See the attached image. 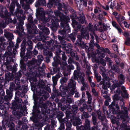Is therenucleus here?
Segmentation results:
<instances>
[{
  "instance_id": "18",
  "label": "nucleus",
  "mask_w": 130,
  "mask_h": 130,
  "mask_svg": "<svg viewBox=\"0 0 130 130\" xmlns=\"http://www.w3.org/2000/svg\"><path fill=\"white\" fill-rule=\"evenodd\" d=\"M124 22L125 26L127 28H128L129 27V25L126 22Z\"/></svg>"
},
{
  "instance_id": "28",
  "label": "nucleus",
  "mask_w": 130,
  "mask_h": 130,
  "mask_svg": "<svg viewBox=\"0 0 130 130\" xmlns=\"http://www.w3.org/2000/svg\"><path fill=\"white\" fill-rule=\"evenodd\" d=\"M71 18L72 19V20L73 22L74 21L75 19L73 17V16H71Z\"/></svg>"
},
{
  "instance_id": "33",
  "label": "nucleus",
  "mask_w": 130,
  "mask_h": 130,
  "mask_svg": "<svg viewBox=\"0 0 130 130\" xmlns=\"http://www.w3.org/2000/svg\"><path fill=\"white\" fill-rule=\"evenodd\" d=\"M98 11V10L97 9H95L94 10V12L95 13H97Z\"/></svg>"
},
{
  "instance_id": "30",
  "label": "nucleus",
  "mask_w": 130,
  "mask_h": 130,
  "mask_svg": "<svg viewBox=\"0 0 130 130\" xmlns=\"http://www.w3.org/2000/svg\"><path fill=\"white\" fill-rule=\"evenodd\" d=\"M96 46L98 48H99L100 47V46L98 44H96Z\"/></svg>"
},
{
  "instance_id": "26",
  "label": "nucleus",
  "mask_w": 130,
  "mask_h": 130,
  "mask_svg": "<svg viewBox=\"0 0 130 130\" xmlns=\"http://www.w3.org/2000/svg\"><path fill=\"white\" fill-rule=\"evenodd\" d=\"M90 84L91 86L92 87H94L95 86V84L93 82H91Z\"/></svg>"
},
{
  "instance_id": "9",
  "label": "nucleus",
  "mask_w": 130,
  "mask_h": 130,
  "mask_svg": "<svg viewBox=\"0 0 130 130\" xmlns=\"http://www.w3.org/2000/svg\"><path fill=\"white\" fill-rule=\"evenodd\" d=\"M106 61L108 62L109 66H111V63H112V61L110 60V59L108 57H106Z\"/></svg>"
},
{
  "instance_id": "1",
  "label": "nucleus",
  "mask_w": 130,
  "mask_h": 130,
  "mask_svg": "<svg viewBox=\"0 0 130 130\" xmlns=\"http://www.w3.org/2000/svg\"><path fill=\"white\" fill-rule=\"evenodd\" d=\"M78 75H77L78 81V82H81L83 86L81 88L82 90H83L85 89V87H86L87 85L85 84L84 81L83 77L84 74L83 73H82L79 71L77 72Z\"/></svg>"
},
{
  "instance_id": "49",
  "label": "nucleus",
  "mask_w": 130,
  "mask_h": 130,
  "mask_svg": "<svg viewBox=\"0 0 130 130\" xmlns=\"http://www.w3.org/2000/svg\"><path fill=\"white\" fill-rule=\"evenodd\" d=\"M91 79L90 78H89V82H91Z\"/></svg>"
},
{
  "instance_id": "2",
  "label": "nucleus",
  "mask_w": 130,
  "mask_h": 130,
  "mask_svg": "<svg viewBox=\"0 0 130 130\" xmlns=\"http://www.w3.org/2000/svg\"><path fill=\"white\" fill-rule=\"evenodd\" d=\"M116 19L121 26L123 23V22L125 20L124 18L121 15H119V17H116Z\"/></svg>"
},
{
  "instance_id": "11",
  "label": "nucleus",
  "mask_w": 130,
  "mask_h": 130,
  "mask_svg": "<svg viewBox=\"0 0 130 130\" xmlns=\"http://www.w3.org/2000/svg\"><path fill=\"white\" fill-rule=\"evenodd\" d=\"M95 60V61L97 62H99L100 61V60L101 63L102 64V65H103L105 66L106 65V63L105 61H104L103 60H98H98H96V59Z\"/></svg>"
},
{
  "instance_id": "51",
  "label": "nucleus",
  "mask_w": 130,
  "mask_h": 130,
  "mask_svg": "<svg viewBox=\"0 0 130 130\" xmlns=\"http://www.w3.org/2000/svg\"><path fill=\"white\" fill-rule=\"evenodd\" d=\"M104 36L105 37V35H104ZM105 39H106V38L105 37L104 38H103V39H104V40H105Z\"/></svg>"
},
{
  "instance_id": "7",
  "label": "nucleus",
  "mask_w": 130,
  "mask_h": 130,
  "mask_svg": "<svg viewBox=\"0 0 130 130\" xmlns=\"http://www.w3.org/2000/svg\"><path fill=\"white\" fill-rule=\"evenodd\" d=\"M70 83L69 84V86L71 87H74L75 85V82L72 79L70 80Z\"/></svg>"
},
{
  "instance_id": "54",
  "label": "nucleus",
  "mask_w": 130,
  "mask_h": 130,
  "mask_svg": "<svg viewBox=\"0 0 130 130\" xmlns=\"http://www.w3.org/2000/svg\"><path fill=\"white\" fill-rule=\"evenodd\" d=\"M104 14L105 15H106V13H104Z\"/></svg>"
},
{
  "instance_id": "44",
  "label": "nucleus",
  "mask_w": 130,
  "mask_h": 130,
  "mask_svg": "<svg viewBox=\"0 0 130 130\" xmlns=\"http://www.w3.org/2000/svg\"><path fill=\"white\" fill-rule=\"evenodd\" d=\"M89 5H91V4H92V3L91 2H90L89 3Z\"/></svg>"
},
{
  "instance_id": "36",
  "label": "nucleus",
  "mask_w": 130,
  "mask_h": 130,
  "mask_svg": "<svg viewBox=\"0 0 130 130\" xmlns=\"http://www.w3.org/2000/svg\"><path fill=\"white\" fill-rule=\"evenodd\" d=\"M32 0H29V1L28 2V3H31L32 2Z\"/></svg>"
},
{
  "instance_id": "52",
  "label": "nucleus",
  "mask_w": 130,
  "mask_h": 130,
  "mask_svg": "<svg viewBox=\"0 0 130 130\" xmlns=\"http://www.w3.org/2000/svg\"><path fill=\"white\" fill-rule=\"evenodd\" d=\"M70 59H69V62L71 63V62H70Z\"/></svg>"
},
{
  "instance_id": "48",
  "label": "nucleus",
  "mask_w": 130,
  "mask_h": 130,
  "mask_svg": "<svg viewBox=\"0 0 130 130\" xmlns=\"http://www.w3.org/2000/svg\"><path fill=\"white\" fill-rule=\"evenodd\" d=\"M121 65L122 66V67L124 65V64L122 63H121Z\"/></svg>"
},
{
  "instance_id": "19",
  "label": "nucleus",
  "mask_w": 130,
  "mask_h": 130,
  "mask_svg": "<svg viewBox=\"0 0 130 130\" xmlns=\"http://www.w3.org/2000/svg\"><path fill=\"white\" fill-rule=\"evenodd\" d=\"M113 49L114 50H117L118 49L117 46V45H113Z\"/></svg>"
},
{
  "instance_id": "61",
  "label": "nucleus",
  "mask_w": 130,
  "mask_h": 130,
  "mask_svg": "<svg viewBox=\"0 0 130 130\" xmlns=\"http://www.w3.org/2000/svg\"><path fill=\"white\" fill-rule=\"evenodd\" d=\"M47 62H48V61H47Z\"/></svg>"
},
{
  "instance_id": "4",
  "label": "nucleus",
  "mask_w": 130,
  "mask_h": 130,
  "mask_svg": "<svg viewBox=\"0 0 130 130\" xmlns=\"http://www.w3.org/2000/svg\"><path fill=\"white\" fill-rule=\"evenodd\" d=\"M124 77L122 75H120L119 76V80L120 84H122L124 82Z\"/></svg>"
},
{
  "instance_id": "8",
  "label": "nucleus",
  "mask_w": 130,
  "mask_h": 130,
  "mask_svg": "<svg viewBox=\"0 0 130 130\" xmlns=\"http://www.w3.org/2000/svg\"><path fill=\"white\" fill-rule=\"evenodd\" d=\"M121 89L125 93V97L127 98H128V95L126 93V91L125 90V87L124 86H122L121 87Z\"/></svg>"
},
{
  "instance_id": "23",
  "label": "nucleus",
  "mask_w": 130,
  "mask_h": 130,
  "mask_svg": "<svg viewBox=\"0 0 130 130\" xmlns=\"http://www.w3.org/2000/svg\"><path fill=\"white\" fill-rule=\"evenodd\" d=\"M82 19H83V20L82 21L81 20H80V22L81 23H83L84 22V20H85V18L84 17H82Z\"/></svg>"
},
{
  "instance_id": "22",
  "label": "nucleus",
  "mask_w": 130,
  "mask_h": 130,
  "mask_svg": "<svg viewBox=\"0 0 130 130\" xmlns=\"http://www.w3.org/2000/svg\"><path fill=\"white\" fill-rule=\"evenodd\" d=\"M95 76H96V78L98 80V81H99L101 80V77L100 76H97L96 75H95Z\"/></svg>"
},
{
  "instance_id": "24",
  "label": "nucleus",
  "mask_w": 130,
  "mask_h": 130,
  "mask_svg": "<svg viewBox=\"0 0 130 130\" xmlns=\"http://www.w3.org/2000/svg\"><path fill=\"white\" fill-rule=\"evenodd\" d=\"M38 59L39 58H40V59L41 60H42L43 59V58L42 57V55H39V56H38Z\"/></svg>"
},
{
  "instance_id": "43",
  "label": "nucleus",
  "mask_w": 130,
  "mask_h": 130,
  "mask_svg": "<svg viewBox=\"0 0 130 130\" xmlns=\"http://www.w3.org/2000/svg\"><path fill=\"white\" fill-rule=\"evenodd\" d=\"M126 130H130V128L129 127H127L126 129Z\"/></svg>"
},
{
  "instance_id": "31",
  "label": "nucleus",
  "mask_w": 130,
  "mask_h": 130,
  "mask_svg": "<svg viewBox=\"0 0 130 130\" xmlns=\"http://www.w3.org/2000/svg\"><path fill=\"white\" fill-rule=\"evenodd\" d=\"M77 73V71H74V76L76 77H77V76H76V73Z\"/></svg>"
},
{
  "instance_id": "63",
  "label": "nucleus",
  "mask_w": 130,
  "mask_h": 130,
  "mask_svg": "<svg viewBox=\"0 0 130 130\" xmlns=\"http://www.w3.org/2000/svg\"><path fill=\"white\" fill-rule=\"evenodd\" d=\"M75 96L76 97H77V96Z\"/></svg>"
},
{
  "instance_id": "37",
  "label": "nucleus",
  "mask_w": 130,
  "mask_h": 130,
  "mask_svg": "<svg viewBox=\"0 0 130 130\" xmlns=\"http://www.w3.org/2000/svg\"><path fill=\"white\" fill-rule=\"evenodd\" d=\"M116 39H113L112 40V42H116Z\"/></svg>"
},
{
  "instance_id": "34",
  "label": "nucleus",
  "mask_w": 130,
  "mask_h": 130,
  "mask_svg": "<svg viewBox=\"0 0 130 130\" xmlns=\"http://www.w3.org/2000/svg\"><path fill=\"white\" fill-rule=\"evenodd\" d=\"M68 125H69L70 126L71 125V124L70 123H67V125L68 126Z\"/></svg>"
},
{
  "instance_id": "25",
  "label": "nucleus",
  "mask_w": 130,
  "mask_h": 130,
  "mask_svg": "<svg viewBox=\"0 0 130 130\" xmlns=\"http://www.w3.org/2000/svg\"><path fill=\"white\" fill-rule=\"evenodd\" d=\"M92 92L95 95H96L97 93H96L95 90L94 89H92Z\"/></svg>"
},
{
  "instance_id": "29",
  "label": "nucleus",
  "mask_w": 130,
  "mask_h": 130,
  "mask_svg": "<svg viewBox=\"0 0 130 130\" xmlns=\"http://www.w3.org/2000/svg\"><path fill=\"white\" fill-rule=\"evenodd\" d=\"M83 4L85 6H87V2L86 1H84Z\"/></svg>"
},
{
  "instance_id": "46",
  "label": "nucleus",
  "mask_w": 130,
  "mask_h": 130,
  "mask_svg": "<svg viewBox=\"0 0 130 130\" xmlns=\"http://www.w3.org/2000/svg\"><path fill=\"white\" fill-rule=\"evenodd\" d=\"M87 37V39H88L89 38V35L88 34H87L86 35Z\"/></svg>"
},
{
  "instance_id": "47",
  "label": "nucleus",
  "mask_w": 130,
  "mask_h": 130,
  "mask_svg": "<svg viewBox=\"0 0 130 130\" xmlns=\"http://www.w3.org/2000/svg\"><path fill=\"white\" fill-rule=\"evenodd\" d=\"M10 35L12 37H13V34H10Z\"/></svg>"
},
{
  "instance_id": "38",
  "label": "nucleus",
  "mask_w": 130,
  "mask_h": 130,
  "mask_svg": "<svg viewBox=\"0 0 130 130\" xmlns=\"http://www.w3.org/2000/svg\"><path fill=\"white\" fill-rule=\"evenodd\" d=\"M34 53H35V54H37L38 53V52L37 51H34Z\"/></svg>"
},
{
  "instance_id": "64",
  "label": "nucleus",
  "mask_w": 130,
  "mask_h": 130,
  "mask_svg": "<svg viewBox=\"0 0 130 130\" xmlns=\"http://www.w3.org/2000/svg\"><path fill=\"white\" fill-rule=\"evenodd\" d=\"M129 73L130 74V73Z\"/></svg>"
},
{
  "instance_id": "39",
  "label": "nucleus",
  "mask_w": 130,
  "mask_h": 130,
  "mask_svg": "<svg viewBox=\"0 0 130 130\" xmlns=\"http://www.w3.org/2000/svg\"><path fill=\"white\" fill-rule=\"evenodd\" d=\"M116 107L117 110H118L119 109V106L118 105H116Z\"/></svg>"
},
{
  "instance_id": "6",
  "label": "nucleus",
  "mask_w": 130,
  "mask_h": 130,
  "mask_svg": "<svg viewBox=\"0 0 130 130\" xmlns=\"http://www.w3.org/2000/svg\"><path fill=\"white\" fill-rule=\"evenodd\" d=\"M93 26L91 24H90L89 26V30L91 31H93L97 30V26L96 25H94V27H93Z\"/></svg>"
},
{
  "instance_id": "35",
  "label": "nucleus",
  "mask_w": 130,
  "mask_h": 130,
  "mask_svg": "<svg viewBox=\"0 0 130 130\" xmlns=\"http://www.w3.org/2000/svg\"><path fill=\"white\" fill-rule=\"evenodd\" d=\"M52 6V4H51V5H50V4L49 3L47 5V6L49 7H51Z\"/></svg>"
},
{
  "instance_id": "59",
  "label": "nucleus",
  "mask_w": 130,
  "mask_h": 130,
  "mask_svg": "<svg viewBox=\"0 0 130 130\" xmlns=\"http://www.w3.org/2000/svg\"><path fill=\"white\" fill-rule=\"evenodd\" d=\"M40 113V111H39L38 112V113Z\"/></svg>"
},
{
  "instance_id": "60",
  "label": "nucleus",
  "mask_w": 130,
  "mask_h": 130,
  "mask_svg": "<svg viewBox=\"0 0 130 130\" xmlns=\"http://www.w3.org/2000/svg\"><path fill=\"white\" fill-rule=\"evenodd\" d=\"M30 43H31L32 42H31V41H30Z\"/></svg>"
},
{
  "instance_id": "10",
  "label": "nucleus",
  "mask_w": 130,
  "mask_h": 130,
  "mask_svg": "<svg viewBox=\"0 0 130 130\" xmlns=\"http://www.w3.org/2000/svg\"><path fill=\"white\" fill-rule=\"evenodd\" d=\"M101 50L100 51H101V53L102 54V55L101 56L102 57H105V50L103 48H101Z\"/></svg>"
},
{
  "instance_id": "21",
  "label": "nucleus",
  "mask_w": 130,
  "mask_h": 130,
  "mask_svg": "<svg viewBox=\"0 0 130 130\" xmlns=\"http://www.w3.org/2000/svg\"><path fill=\"white\" fill-rule=\"evenodd\" d=\"M113 99L114 100H117L119 99L117 95H115L113 97Z\"/></svg>"
},
{
  "instance_id": "20",
  "label": "nucleus",
  "mask_w": 130,
  "mask_h": 130,
  "mask_svg": "<svg viewBox=\"0 0 130 130\" xmlns=\"http://www.w3.org/2000/svg\"><path fill=\"white\" fill-rule=\"evenodd\" d=\"M102 7L106 10H108L109 9V7L108 6H106L105 7L103 6H102Z\"/></svg>"
},
{
  "instance_id": "45",
  "label": "nucleus",
  "mask_w": 130,
  "mask_h": 130,
  "mask_svg": "<svg viewBox=\"0 0 130 130\" xmlns=\"http://www.w3.org/2000/svg\"><path fill=\"white\" fill-rule=\"evenodd\" d=\"M50 75L49 74H47V77H50Z\"/></svg>"
},
{
  "instance_id": "55",
  "label": "nucleus",
  "mask_w": 130,
  "mask_h": 130,
  "mask_svg": "<svg viewBox=\"0 0 130 130\" xmlns=\"http://www.w3.org/2000/svg\"><path fill=\"white\" fill-rule=\"evenodd\" d=\"M72 69H74V67H72Z\"/></svg>"
},
{
  "instance_id": "57",
  "label": "nucleus",
  "mask_w": 130,
  "mask_h": 130,
  "mask_svg": "<svg viewBox=\"0 0 130 130\" xmlns=\"http://www.w3.org/2000/svg\"><path fill=\"white\" fill-rule=\"evenodd\" d=\"M80 0L82 2L83 0Z\"/></svg>"
},
{
  "instance_id": "13",
  "label": "nucleus",
  "mask_w": 130,
  "mask_h": 130,
  "mask_svg": "<svg viewBox=\"0 0 130 130\" xmlns=\"http://www.w3.org/2000/svg\"><path fill=\"white\" fill-rule=\"evenodd\" d=\"M125 43L127 45H130V38L127 39V40L125 41Z\"/></svg>"
},
{
  "instance_id": "17",
  "label": "nucleus",
  "mask_w": 130,
  "mask_h": 130,
  "mask_svg": "<svg viewBox=\"0 0 130 130\" xmlns=\"http://www.w3.org/2000/svg\"><path fill=\"white\" fill-rule=\"evenodd\" d=\"M86 94L88 96V99H90V100L92 99L90 93L88 92H87Z\"/></svg>"
},
{
  "instance_id": "53",
  "label": "nucleus",
  "mask_w": 130,
  "mask_h": 130,
  "mask_svg": "<svg viewBox=\"0 0 130 130\" xmlns=\"http://www.w3.org/2000/svg\"><path fill=\"white\" fill-rule=\"evenodd\" d=\"M3 1V0H0V1L1 2H2Z\"/></svg>"
},
{
  "instance_id": "5",
  "label": "nucleus",
  "mask_w": 130,
  "mask_h": 130,
  "mask_svg": "<svg viewBox=\"0 0 130 130\" xmlns=\"http://www.w3.org/2000/svg\"><path fill=\"white\" fill-rule=\"evenodd\" d=\"M123 113L124 116V117L123 116H121L120 117L121 118H125V116H126L127 113V110L126 108L125 107H124V111H123Z\"/></svg>"
},
{
  "instance_id": "42",
  "label": "nucleus",
  "mask_w": 130,
  "mask_h": 130,
  "mask_svg": "<svg viewBox=\"0 0 130 130\" xmlns=\"http://www.w3.org/2000/svg\"><path fill=\"white\" fill-rule=\"evenodd\" d=\"M128 15L129 16V19H130V12H128Z\"/></svg>"
},
{
  "instance_id": "15",
  "label": "nucleus",
  "mask_w": 130,
  "mask_h": 130,
  "mask_svg": "<svg viewBox=\"0 0 130 130\" xmlns=\"http://www.w3.org/2000/svg\"><path fill=\"white\" fill-rule=\"evenodd\" d=\"M123 35L124 36L126 37L127 39L129 37V33L127 32H124Z\"/></svg>"
},
{
  "instance_id": "40",
  "label": "nucleus",
  "mask_w": 130,
  "mask_h": 130,
  "mask_svg": "<svg viewBox=\"0 0 130 130\" xmlns=\"http://www.w3.org/2000/svg\"><path fill=\"white\" fill-rule=\"evenodd\" d=\"M102 23L101 22H99V25L101 26L102 25Z\"/></svg>"
},
{
  "instance_id": "27",
  "label": "nucleus",
  "mask_w": 130,
  "mask_h": 130,
  "mask_svg": "<svg viewBox=\"0 0 130 130\" xmlns=\"http://www.w3.org/2000/svg\"><path fill=\"white\" fill-rule=\"evenodd\" d=\"M113 14L114 15H116V17H119V16H117V13L116 12H113Z\"/></svg>"
},
{
  "instance_id": "41",
  "label": "nucleus",
  "mask_w": 130,
  "mask_h": 130,
  "mask_svg": "<svg viewBox=\"0 0 130 130\" xmlns=\"http://www.w3.org/2000/svg\"><path fill=\"white\" fill-rule=\"evenodd\" d=\"M45 29L48 32L49 31L48 29L47 28H45Z\"/></svg>"
},
{
  "instance_id": "56",
  "label": "nucleus",
  "mask_w": 130,
  "mask_h": 130,
  "mask_svg": "<svg viewBox=\"0 0 130 130\" xmlns=\"http://www.w3.org/2000/svg\"><path fill=\"white\" fill-rule=\"evenodd\" d=\"M82 35V37H84V36H83Z\"/></svg>"
},
{
  "instance_id": "12",
  "label": "nucleus",
  "mask_w": 130,
  "mask_h": 130,
  "mask_svg": "<svg viewBox=\"0 0 130 130\" xmlns=\"http://www.w3.org/2000/svg\"><path fill=\"white\" fill-rule=\"evenodd\" d=\"M110 82L109 81H108L107 82V84L106 86V87H105L104 86V85H103V89H106L107 87H109L110 86Z\"/></svg>"
},
{
  "instance_id": "14",
  "label": "nucleus",
  "mask_w": 130,
  "mask_h": 130,
  "mask_svg": "<svg viewBox=\"0 0 130 130\" xmlns=\"http://www.w3.org/2000/svg\"><path fill=\"white\" fill-rule=\"evenodd\" d=\"M115 4V1H113L111 3V4L110 5V8L112 9L114 7Z\"/></svg>"
},
{
  "instance_id": "3",
  "label": "nucleus",
  "mask_w": 130,
  "mask_h": 130,
  "mask_svg": "<svg viewBox=\"0 0 130 130\" xmlns=\"http://www.w3.org/2000/svg\"><path fill=\"white\" fill-rule=\"evenodd\" d=\"M112 24L113 26L117 29L119 32L121 33L122 32V30L121 28L116 23L115 21H112Z\"/></svg>"
},
{
  "instance_id": "32",
  "label": "nucleus",
  "mask_w": 130,
  "mask_h": 130,
  "mask_svg": "<svg viewBox=\"0 0 130 130\" xmlns=\"http://www.w3.org/2000/svg\"><path fill=\"white\" fill-rule=\"evenodd\" d=\"M91 100L92 99H91L90 100V99H88V103L89 104L91 102Z\"/></svg>"
},
{
  "instance_id": "50",
  "label": "nucleus",
  "mask_w": 130,
  "mask_h": 130,
  "mask_svg": "<svg viewBox=\"0 0 130 130\" xmlns=\"http://www.w3.org/2000/svg\"><path fill=\"white\" fill-rule=\"evenodd\" d=\"M80 36H78V39H80V38H80Z\"/></svg>"
},
{
  "instance_id": "58",
  "label": "nucleus",
  "mask_w": 130,
  "mask_h": 130,
  "mask_svg": "<svg viewBox=\"0 0 130 130\" xmlns=\"http://www.w3.org/2000/svg\"><path fill=\"white\" fill-rule=\"evenodd\" d=\"M55 4L56 5H57V4Z\"/></svg>"
},
{
  "instance_id": "62",
  "label": "nucleus",
  "mask_w": 130,
  "mask_h": 130,
  "mask_svg": "<svg viewBox=\"0 0 130 130\" xmlns=\"http://www.w3.org/2000/svg\"><path fill=\"white\" fill-rule=\"evenodd\" d=\"M50 91H51V90H50L49 92H50Z\"/></svg>"
},
{
  "instance_id": "16",
  "label": "nucleus",
  "mask_w": 130,
  "mask_h": 130,
  "mask_svg": "<svg viewBox=\"0 0 130 130\" xmlns=\"http://www.w3.org/2000/svg\"><path fill=\"white\" fill-rule=\"evenodd\" d=\"M113 86L114 87V88H115L116 87L118 86V84H117V81L116 80H115L114 81H113Z\"/></svg>"
}]
</instances>
